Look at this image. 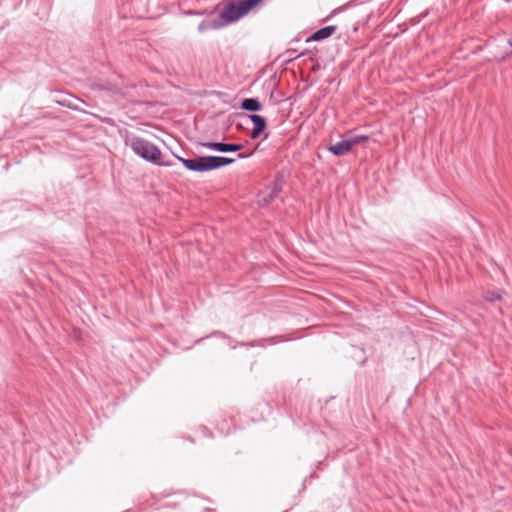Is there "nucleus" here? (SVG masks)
I'll return each mask as SVG.
<instances>
[{"mask_svg":"<svg viewBox=\"0 0 512 512\" xmlns=\"http://www.w3.org/2000/svg\"><path fill=\"white\" fill-rule=\"evenodd\" d=\"M486 300L489 301V302H494L496 300H499L500 299V295L496 292H490L486 295Z\"/></svg>","mask_w":512,"mask_h":512,"instance_id":"14","label":"nucleus"},{"mask_svg":"<svg viewBox=\"0 0 512 512\" xmlns=\"http://www.w3.org/2000/svg\"><path fill=\"white\" fill-rule=\"evenodd\" d=\"M352 149L351 142L348 139L341 140L328 147V151L334 156L341 157L346 155Z\"/></svg>","mask_w":512,"mask_h":512,"instance_id":"8","label":"nucleus"},{"mask_svg":"<svg viewBox=\"0 0 512 512\" xmlns=\"http://www.w3.org/2000/svg\"><path fill=\"white\" fill-rule=\"evenodd\" d=\"M283 184H284V181L282 178L280 177H277L272 185L270 187L267 188V191H270L272 193V197H277L278 194L282 191L283 189Z\"/></svg>","mask_w":512,"mask_h":512,"instance_id":"10","label":"nucleus"},{"mask_svg":"<svg viewBox=\"0 0 512 512\" xmlns=\"http://www.w3.org/2000/svg\"><path fill=\"white\" fill-rule=\"evenodd\" d=\"M280 341H283L282 338L280 337H270V338H266V339H263L261 340V346H264L265 343L269 344V345H273V344H276Z\"/></svg>","mask_w":512,"mask_h":512,"instance_id":"13","label":"nucleus"},{"mask_svg":"<svg viewBox=\"0 0 512 512\" xmlns=\"http://www.w3.org/2000/svg\"><path fill=\"white\" fill-rule=\"evenodd\" d=\"M368 138L369 137L367 135H355L353 137H350L348 140H349V142H351V146L353 147L357 144L367 141Z\"/></svg>","mask_w":512,"mask_h":512,"instance_id":"12","label":"nucleus"},{"mask_svg":"<svg viewBox=\"0 0 512 512\" xmlns=\"http://www.w3.org/2000/svg\"><path fill=\"white\" fill-rule=\"evenodd\" d=\"M508 44L510 47H512V38L508 40Z\"/></svg>","mask_w":512,"mask_h":512,"instance_id":"18","label":"nucleus"},{"mask_svg":"<svg viewBox=\"0 0 512 512\" xmlns=\"http://www.w3.org/2000/svg\"><path fill=\"white\" fill-rule=\"evenodd\" d=\"M188 15H201L202 12H198V11H193V10H190L187 12Z\"/></svg>","mask_w":512,"mask_h":512,"instance_id":"17","label":"nucleus"},{"mask_svg":"<svg viewBox=\"0 0 512 512\" xmlns=\"http://www.w3.org/2000/svg\"><path fill=\"white\" fill-rule=\"evenodd\" d=\"M276 197H272V193L270 191H267V194L262 198V202L264 205H268L271 203Z\"/></svg>","mask_w":512,"mask_h":512,"instance_id":"15","label":"nucleus"},{"mask_svg":"<svg viewBox=\"0 0 512 512\" xmlns=\"http://www.w3.org/2000/svg\"><path fill=\"white\" fill-rule=\"evenodd\" d=\"M336 31L335 25H328L316 30L310 37L307 38L306 42L311 41H322L329 38Z\"/></svg>","mask_w":512,"mask_h":512,"instance_id":"7","label":"nucleus"},{"mask_svg":"<svg viewBox=\"0 0 512 512\" xmlns=\"http://www.w3.org/2000/svg\"><path fill=\"white\" fill-rule=\"evenodd\" d=\"M245 117L248 118L254 125L250 137L252 139L259 138L267 127L266 118L258 114H248L245 115Z\"/></svg>","mask_w":512,"mask_h":512,"instance_id":"5","label":"nucleus"},{"mask_svg":"<svg viewBox=\"0 0 512 512\" xmlns=\"http://www.w3.org/2000/svg\"><path fill=\"white\" fill-rule=\"evenodd\" d=\"M263 0H229L221 10L220 18L225 26L238 21L257 7Z\"/></svg>","mask_w":512,"mask_h":512,"instance_id":"2","label":"nucleus"},{"mask_svg":"<svg viewBox=\"0 0 512 512\" xmlns=\"http://www.w3.org/2000/svg\"><path fill=\"white\" fill-rule=\"evenodd\" d=\"M252 154H253V153H249V154H242V153H240V154H238V156H237V157H238L239 159H246V158H249Z\"/></svg>","mask_w":512,"mask_h":512,"instance_id":"16","label":"nucleus"},{"mask_svg":"<svg viewBox=\"0 0 512 512\" xmlns=\"http://www.w3.org/2000/svg\"><path fill=\"white\" fill-rule=\"evenodd\" d=\"M240 108L248 112H258L262 109V104L258 98H244Z\"/></svg>","mask_w":512,"mask_h":512,"instance_id":"9","label":"nucleus"},{"mask_svg":"<svg viewBox=\"0 0 512 512\" xmlns=\"http://www.w3.org/2000/svg\"><path fill=\"white\" fill-rule=\"evenodd\" d=\"M225 27L223 20L220 18V14L217 17H213L212 14L207 18L203 19L198 25V31L204 33L209 30H217Z\"/></svg>","mask_w":512,"mask_h":512,"instance_id":"6","label":"nucleus"},{"mask_svg":"<svg viewBox=\"0 0 512 512\" xmlns=\"http://www.w3.org/2000/svg\"><path fill=\"white\" fill-rule=\"evenodd\" d=\"M201 146L222 153L237 152L244 148V145L240 143H224L214 141L202 142Z\"/></svg>","mask_w":512,"mask_h":512,"instance_id":"4","label":"nucleus"},{"mask_svg":"<svg viewBox=\"0 0 512 512\" xmlns=\"http://www.w3.org/2000/svg\"><path fill=\"white\" fill-rule=\"evenodd\" d=\"M93 87L98 90H107V91H111V92H117L119 90L117 85L112 84L110 82L97 83V84H94Z\"/></svg>","mask_w":512,"mask_h":512,"instance_id":"11","label":"nucleus"},{"mask_svg":"<svg viewBox=\"0 0 512 512\" xmlns=\"http://www.w3.org/2000/svg\"><path fill=\"white\" fill-rule=\"evenodd\" d=\"M132 151L142 159L159 166H171L169 161H160L161 151L152 142L141 137H133L129 143Z\"/></svg>","mask_w":512,"mask_h":512,"instance_id":"3","label":"nucleus"},{"mask_svg":"<svg viewBox=\"0 0 512 512\" xmlns=\"http://www.w3.org/2000/svg\"><path fill=\"white\" fill-rule=\"evenodd\" d=\"M177 160L181 162L183 166L190 171L208 172L230 165L234 163L236 159L224 156L209 155L188 159L177 156Z\"/></svg>","mask_w":512,"mask_h":512,"instance_id":"1","label":"nucleus"}]
</instances>
